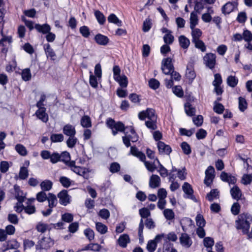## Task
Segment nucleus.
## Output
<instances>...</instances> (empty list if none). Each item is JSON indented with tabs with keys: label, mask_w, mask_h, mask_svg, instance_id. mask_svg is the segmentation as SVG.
Listing matches in <instances>:
<instances>
[{
	"label": "nucleus",
	"mask_w": 252,
	"mask_h": 252,
	"mask_svg": "<svg viewBox=\"0 0 252 252\" xmlns=\"http://www.w3.org/2000/svg\"><path fill=\"white\" fill-rule=\"evenodd\" d=\"M139 213L142 218L140 220L138 226V234L139 240H142L143 239V231L144 229V221L143 219H148V218L151 215V213L149 210L145 207L139 209Z\"/></svg>",
	"instance_id": "3"
},
{
	"label": "nucleus",
	"mask_w": 252,
	"mask_h": 252,
	"mask_svg": "<svg viewBox=\"0 0 252 252\" xmlns=\"http://www.w3.org/2000/svg\"><path fill=\"white\" fill-rule=\"evenodd\" d=\"M35 114L37 118L41 120L43 122L46 123L48 120V116L46 113V108H41L38 109Z\"/></svg>",
	"instance_id": "22"
},
{
	"label": "nucleus",
	"mask_w": 252,
	"mask_h": 252,
	"mask_svg": "<svg viewBox=\"0 0 252 252\" xmlns=\"http://www.w3.org/2000/svg\"><path fill=\"white\" fill-rule=\"evenodd\" d=\"M44 50L47 57H50L52 60L56 56L53 49L51 47L49 44H45L44 46Z\"/></svg>",
	"instance_id": "31"
},
{
	"label": "nucleus",
	"mask_w": 252,
	"mask_h": 252,
	"mask_svg": "<svg viewBox=\"0 0 252 252\" xmlns=\"http://www.w3.org/2000/svg\"><path fill=\"white\" fill-rule=\"evenodd\" d=\"M159 154L169 155L172 152V149L168 145L165 144L163 142L158 141L157 144Z\"/></svg>",
	"instance_id": "12"
},
{
	"label": "nucleus",
	"mask_w": 252,
	"mask_h": 252,
	"mask_svg": "<svg viewBox=\"0 0 252 252\" xmlns=\"http://www.w3.org/2000/svg\"><path fill=\"white\" fill-rule=\"evenodd\" d=\"M179 42L181 47L184 49H187L189 44V40L184 35H181L179 37Z\"/></svg>",
	"instance_id": "29"
},
{
	"label": "nucleus",
	"mask_w": 252,
	"mask_h": 252,
	"mask_svg": "<svg viewBox=\"0 0 252 252\" xmlns=\"http://www.w3.org/2000/svg\"><path fill=\"white\" fill-rule=\"evenodd\" d=\"M204 64L209 68L213 69L216 64V56L215 54L207 53L203 57Z\"/></svg>",
	"instance_id": "4"
},
{
	"label": "nucleus",
	"mask_w": 252,
	"mask_h": 252,
	"mask_svg": "<svg viewBox=\"0 0 252 252\" xmlns=\"http://www.w3.org/2000/svg\"><path fill=\"white\" fill-rule=\"evenodd\" d=\"M181 147L185 154L188 155L191 153V150L190 147L187 142H182L181 144Z\"/></svg>",
	"instance_id": "54"
},
{
	"label": "nucleus",
	"mask_w": 252,
	"mask_h": 252,
	"mask_svg": "<svg viewBox=\"0 0 252 252\" xmlns=\"http://www.w3.org/2000/svg\"><path fill=\"white\" fill-rule=\"evenodd\" d=\"M157 119L148 120L145 122L146 126L149 129L154 130L157 128Z\"/></svg>",
	"instance_id": "41"
},
{
	"label": "nucleus",
	"mask_w": 252,
	"mask_h": 252,
	"mask_svg": "<svg viewBox=\"0 0 252 252\" xmlns=\"http://www.w3.org/2000/svg\"><path fill=\"white\" fill-rule=\"evenodd\" d=\"M14 189L17 192V194L16 195V197L18 200V202L21 204L24 201L25 199V196L22 195V191L20 190L19 189V187L17 185L14 186Z\"/></svg>",
	"instance_id": "40"
},
{
	"label": "nucleus",
	"mask_w": 252,
	"mask_h": 252,
	"mask_svg": "<svg viewBox=\"0 0 252 252\" xmlns=\"http://www.w3.org/2000/svg\"><path fill=\"white\" fill-rule=\"evenodd\" d=\"M94 40L98 44L101 45H107L109 40L107 36L100 33L95 36Z\"/></svg>",
	"instance_id": "19"
},
{
	"label": "nucleus",
	"mask_w": 252,
	"mask_h": 252,
	"mask_svg": "<svg viewBox=\"0 0 252 252\" xmlns=\"http://www.w3.org/2000/svg\"><path fill=\"white\" fill-rule=\"evenodd\" d=\"M214 111L218 114H222L224 110L223 105L220 103H217V101L214 102Z\"/></svg>",
	"instance_id": "51"
},
{
	"label": "nucleus",
	"mask_w": 252,
	"mask_h": 252,
	"mask_svg": "<svg viewBox=\"0 0 252 252\" xmlns=\"http://www.w3.org/2000/svg\"><path fill=\"white\" fill-rule=\"evenodd\" d=\"M15 149L16 151L22 156H26L28 154L26 147L21 144L16 145Z\"/></svg>",
	"instance_id": "35"
},
{
	"label": "nucleus",
	"mask_w": 252,
	"mask_h": 252,
	"mask_svg": "<svg viewBox=\"0 0 252 252\" xmlns=\"http://www.w3.org/2000/svg\"><path fill=\"white\" fill-rule=\"evenodd\" d=\"M101 246L96 243H91L87 245L83 250H91L94 252H99L101 249Z\"/></svg>",
	"instance_id": "36"
},
{
	"label": "nucleus",
	"mask_w": 252,
	"mask_h": 252,
	"mask_svg": "<svg viewBox=\"0 0 252 252\" xmlns=\"http://www.w3.org/2000/svg\"><path fill=\"white\" fill-rule=\"evenodd\" d=\"M58 197L59 198L60 203L63 205L66 206L70 202V196L65 189L60 191L58 194Z\"/></svg>",
	"instance_id": "10"
},
{
	"label": "nucleus",
	"mask_w": 252,
	"mask_h": 252,
	"mask_svg": "<svg viewBox=\"0 0 252 252\" xmlns=\"http://www.w3.org/2000/svg\"><path fill=\"white\" fill-rule=\"evenodd\" d=\"M81 125L84 127H90L92 126L90 118L87 115L84 116L81 120Z\"/></svg>",
	"instance_id": "39"
},
{
	"label": "nucleus",
	"mask_w": 252,
	"mask_h": 252,
	"mask_svg": "<svg viewBox=\"0 0 252 252\" xmlns=\"http://www.w3.org/2000/svg\"><path fill=\"white\" fill-rule=\"evenodd\" d=\"M238 99L239 109L241 111L244 112L247 108V102L246 99L240 96L239 97Z\"/></svg>",
	"instance_id": "48"
},
{
	"label": "nucleus",
	"mask_w": 252,
	"mask_h": 252,
	"mask_svg": "<svg viewBox=\"0 0 252 252\" xmlns=\"http://www.w3.org/2000/svg\"><path fill=\"white\" fill-rule=\"evenodd\" d=\"M156 160L157 161L159 165V169L158 170V172L162 177H166L168 176V171L167 170L160 164L158 158H156Z\"/></svg>",
	"instance_id": "55"
},
{
	"label": "nucleus",
	"mask_w": 252,
	"mask_h": 252,
	"mask_svg": "<svg viewBox=\"0 0 252 252\" xmlns=\"http://www.w3.org/2000/svg\"><path fill=\"white\" fill-rule=\"evenodd\" d=\"M182 189L187 195L186 197L191 199L194 202H197V199L193 194V190L189 184L187 182H185L182 186Z\"/></svg>",
	"instance_id": "8"
},
{
	"label": "nucleus",
	"mask_w": 252,
	"mask_h": 252,
	"mask_svg": "<svg viewBox=\"0 0 252 252\" xmlns=\"http://www.w3.org/2000/svg\"><path fill=\"white\" fill-rule=\"evenodd\" d=\"M108 127L112 130V133L116 135L118 132H124L125 130V126L121 122H115L114 120L111 118H108L106 122Z\"/></svg>",
	"instance_id": "2"
},
{
	"label": "nucleus",
	"mask_w": 252,
	"mask_h": 252,
	"mask_svg": "<svg viewBox=\"0 0 252 252\" xmlns=\"http://www.w3.org/2000/svg\"><path fill=\"white\" fill-rule=\"evenodd\" d=\"M29 176V171L27 167L23 166L20 168L19 178L20 180H25Z\"/></svg>",
	"instance_id": "42"
},
{
	"label": "nucleus",
	"mask_w": 252,
	"mask_h": 252,
	"mask_svg": "<svg viewBox=\"0 0 252 252\" xmlns=\"http://www.w3.org/2000/svg\"><path fill=\"white\" fill-rule=\"evenodd\" d=\"M226 82L228 86L234 88L238 83V79L235 76L230 75L227 78Z\"/></svg>",
	"instance_id": "32"
},
{
	"label": "nucleus",
	"mask_w": 252,
	"mask_h": 252,
	"mask_svg": "<svg viewBox=\"0 0 252 252\" xmlns=\"http://www.w3.org/2000/svg\"><path fill=\"white\" fill-rule=\"evenodd\" d=\"M238 3L237 1L227 2L221 7V12L224 15H227L232 12L235 8H237Z\"/></svg>",
	"instance_id": "7"
},
{
	"label": "nucleus",
	"mask_w": 252,
	"mask_h": 252,
	"mask_svg": "<svg viewBox=\"0 0 252 252\" xmlns=\"http://www.w3.org/2000/svg\"><path fill=\"white\" fill-rule=\"evenodd\" d=\"M157 247V244L155 240H151L148 241L146 248L149 252H154Z\"/></svg>",
	"instance_id": "50"
},
{
	"label": "nucleus",
	"mask_w": 252,
	"mask_h": 252,
	"mask_svg": "<svg viewBox=\"0 0 252 252\" xmlns=\"http://www.w3.org/2000/svg\"><path fill=\"white\" fill-rule=\"evenodd\" d=\"M252 222V217L248 213H242L239 215L238 219L235 221L236 227L237 229H241L244 234L249 232L250 225Z\"/></svg>",
	"instance_id": "1"
},
{
	"label": "nucleus",
	"mask_w": 252,
	"mask_h": 252,
	"mask_svg": "<svg viewBox=\"0 0 252 252\" xmlns=\"http://www.w3.org/2000/svg\"><path fill=\"white\" fill-rule=\"evenodd\" d=\"M130 154L138 158L141 161H144L146 159V156L142 152L139 151L135 146L130 147Z\"/></svg>",
	"instance_id": "17"
},
{
	"label": "nucleus",
	"mask_w": 252,
	"mask_h": 252,
	"mask_svg": "<svg viewBox=\"0 0 252 252\" xmlns=\"http://www.w3.org/2000/svg\"><path fill=\"white\" fill-rule=\"evenodd\" d=\"M21 75L23 80L25 81L30 80L32 77L30 68L23 69L22 71Z\"/></svg>",
	"instance_id": "49"
},
{
	"label": "nucleus",
	"mask_w": 252,
	"mask_h": 252,
	"mask_svg": "<svg viewBox=\"0 0 252 252\" xmlns=\"http://www.w3.org/2000/svg\"><path fill=\"white\" fill-rule=\"evenodd\" d=\"M60 154L57 152H54L51 154L50 161L52 164H55L60 161Z\"/></svg>",
	"instance_id": "60"
},
{
	"label": "nucleus",
	"mask_w": 252,
	"mask_h": 252,
	"mask_svg": "<svg viewBox=\"0 0 252 252\" xmlns=\"http://www.w3.org/2000/svg\"><path fill=\"white\" fill-rule=\"evenodd\" d=\"M63 135L62 134H52L50 140L52 142H61L63 140Z\"/></svg>",
	"instance_id": "47"
},
{
	"label": "nucleus",
	"mask_w": 252,
	"mask_h": 252,
	"mask_svg": "<svg viewBox=\"0 0 252 252\" xmlns=\"http://www.w3.org/2000/svg\"><path fill=\"white\" fill-rule=\"evenodd\" d=\"M203 243L205 247L212 249V246L214 244V241L213 238L207 237L204 238L203 240Z\"/></svg>",
	"instance_id": "57"
},
{
	"label": "nucleus",
	"mask_w": 252,
	"mask_h": 252,
	"mask_svg": "<svg viewBox=\"0 0 252 252\" xmlns=\"http://www.w3.org/2000/svg\"><path fill=\"white\" fill-rule=\"evenodd\" d=\"M192 42L194 44L195 48L200 50V51L202 52L206 51V47L203 41L200 39H198L192 41Z\"/></svg>",
	"instance_id": "37"
},
{
	"label": "nucleus",
	"mask_w": 252,
	"mask_h": 252,
	"mask_svg": "<svg viewBox=\"0 0 252 252\" xmlns=\"http://www.w3.org/2000/svg\"><path fill=\"white\" fill-rule=\"evenodd\" d=\"M54 242L50 237H43L36 246V249H48L53 246Z\"/></svg>",
	"instance_id": "6"
},
{
	"label": "nucleus",
	"mask_w": 252,
	"mask_h": 252,
	"mask_svg": "<svg viewBox=\"0 0 252 252\" xmlns=\"http://www.w3.org/2000/svg\"><path fill=\"white\" fill-rule=\"evenodd\" d=\"M52 186V182L48 180H46L42 182L40 184L41 188L44 191H48L50 190Z\"/></svg>",
	"instance_id": "38"
},
{
	"label": "nucleus",
	"mask_w": 252,
	"mask_h": 252,
	"mask_svg": "<svg viewBox=\"0 0 252 252\" xmlns=\"http://www.w3.org/2000/svg\"><path fill=\"white\" fill-rule=\"evenodd\" d=\"M174 37L171 33H167L163 36L164 42L166 44H171L174 41Z\"/></svg>",
	"instance_id": "61"
},
{
	"label": "nucleus",
	"mask_w": 252,
	"mask_h": 252,
	"mask_svg": "<svg viewBox=\"0 0 252 252\" xmlns=\"http://www.w3.org/2000/svg\"><path fill=\"white\" fill-rule=\"evenodd\" d=\"M115 81L118 82L120 86L122 88H126L127 86L128 80L127 77L123 75L122 76H118L117 77H114Z\"/></svg>",
	"instance_id": "26"
},
{
	"label": "nucleus",
	"mask_w": 252,
	"mask_h": 252,
	"mask_svg": "<svg viewBox=\"0 0 252 252\" xmlns=\"http://www.w3.org/2000/svg\"><path fill=\"white\" fill-rule=\"evenodd\" d=\"M94 15L100 25H102L105 23L106 18L101 12L99 10H96L94 12Z\"/></svg>",
	"instance_id": "33"
},
{
	"label": "nucleus",
	"mask_w": 252,
	"mask_h": 252,
	"mask_svg": "<svg viewBox=\"0 0 252 252\" xmlns=\"http://www.w3.org/2000/svg\"><path fill=\"white\" fill-rule=\"evenodd\" d=\"M172 90L174 94L178 97H181L184 95L183 91L180 86H176L173 87Z\"/></svg>",
	"instance_id": "63"
},
{
	"label": "nucleus",
	"mask_w": 252,
	"mask_h": 252,
	"mask_svg": "<svg viewBox=\"0 0 252 252\" xmlns=\"http://www.w3.org/2000/svg\"><path fill=\"white\" fill-rule=\"evenodd\" d=\"M160 185V178L157 175H152L150 178L149 186L153 189L159 187Z\"/></svg>",
	"instance_id": "15"
},
{
	"label": "nucleus",
	"mask_w": 252,
	"mask_h": 252,
	"mask_svg": "<svg viewBox=\"0 0 252 252\" xmlns=\"http://www.w3.org/2000/svg\"><path fill=\"white\" fill-rule=\"evenodd\" d=\"M48 201V206L50 208L55 207L57 204V199L55 195L52 193H49L47 199Z\"/></svg>",
	"instance_id": "30"
},
{
	"label": "nucleus",
	"mask_w": 252,
	"mask_h": 252,
	"mask_svg": "<svg viewBox=\"0 0 252 252\" xmlns=\"http://www.w3.org/2000/svg\"><path fill=\"white\" fill-rule=\"evenodd\" d=\"M163 214L165 218L168 220H172L174 218L175 214L171 209H165L163 211Z\"/></svg>",
	"instance_id": "53"
},
{
	"label": "nucleus",
	"mask_w": 252,
	"mask_h": 252,
	"mask_svg": "<svg viewBox=\"0 0 252 252\" xmlns=\"http://www.w3.org/2000/svg\"><path fill=\"white\" fill-rule=\"evenodd\" d=\"M77 142V139L75 136H69L66 141V144L68 147L72 148L76 145Z\"/></svg>",
	"instance_id": "56"
},
{
	"label": "nucleus",
	"mask_w": 252,
	"mask_h": 252,
	"mask_svg": "<svg viewBox=\"0 0 252 252\" xmlns=\"http://www.w3.org/2000/svg\"><path fill=\"white\" fill-rule=\"evenodd\" d=\"M152 27V23L151 20L149 18H147L144 21L143 24V28L142 30L144 32H148Z\"/></svg>",
	"instance_id": "59"
},
{
	"label": "nucleus",
	"mask_w": 252,
	"mask_h": 252,
	"mask_svg": "<svg viewBox=\"0 0 252 252\" xmlns=\"http://www.w3.org/2000/svg\"><path fill=\"white\" fill-rule=\"evenodd\" d=\"M220 178L222 181L228 183L229 185H234L237 182L235 177L224 171L221 173Z\"/></svg>",
	"instance_id": "11"
},
{
	"label": "nucleus",
	"mask_w": 252,
	"mask_h": 252,
	"mask_svg": "<svg viewBox=\"0 0 252 252\" xmlns=\"http://www.w3.org/2000/svg\"><path fill=\"white\" fill-rule=\"evenodd\" d=\"M192 30L191 32V35L192 37V41L196 40L199 39V37L202 35V32L198 28L195 29L194 28L193 29H191Z\"/></svg>",
	"instance_id": "45"
},
{
	"label": "nucleus",
	"mask_w": 252,
	"mask_h": 252,
	"mask_svg": "<svg viewBox=\"0 0 252 252\" xmlns=\"http://www.w3.org/2000/svg\"><path fill=\"white\" fill-rule=\"evenodd\" d=\"M161 69L162 72L166 75L169 74L174 69V65L172 63V59L170 58H166L162 60Z\"/></svg>",
	"instance_id": "5"
},
{
	"label": "nucleus",
	"mask_w": 252,
	"mask_h": 252,
	"mask_svg": "<svg viewBox=\"0 0 252 252\" xmlns=\"http://www.w3.org/2000/svg\"><path fill=\"white\" fill-rule=\"evenodd\" d=\"M34 28L38 32L44 34H45L49 32H50L51 29L50 26L48 24H44L43 25L36 24L35 25Z\"/></svg>",
	"instance_id": "16"
},
{
	"label": "nucleus",
	"mask_w": 252,
	"mask_h": 252,
	"mask_svg": "<svg viewBox=\"0 0 252 252\" xmlns=\"http://www.w3.org/2000/svg\"><path fill=\"white\" fill-rule=\"evenodd\" d=\"M84 234L90 241L94 239V231L90 228L86 229L84 230Z\"/></svg>",
	"instance_id": "64"
},
{
	"label": "nucleus",
	"mask_w": 252,
	"mask_h": 252,
	"mask_svg": "<svg viewBox=\"0 0 252 252\" xmlns=\"http://www.w3.org/2000/svg\"><path fill=\"white\" fill-rule=\"evenodd\" d=\"M230 192L233 199L237 201L240 199L242 196V191L238 186H235L231 188Z\"/></svg>",
	"instance_id": "20"
},
{
	"label": "nucleus",
	"mask_w": 252,
	"mask_h": 252,
	"mask_svg": "<svg viewBox=\"0 0 252 252\" xmlns=\"http://www.w3.org/2000/svg\"><path fill=\"white\" fill-rule=\"evenodd\" d=\"M198 24V17L196 12H192L190 16V28L193 29Z\"/></svg>",
	"instance_id": "34"
},
{
	"label": "nucleus",
	"mask_w": 252,
	"mask_h": 252,
	"mask_svg": "<svg viewBox=\"0 0 252 252\" xmlns=\"http://www.w3.org/2000/svg\"><path fill=\"white\" fill-rule=\"evenodd\" d=\"M185 110L187 115L189 116H193L195 114V108L189 102L185 104Z\"/></svg>",
	"instance_id": "28"
},
{
	"label": "nucleus",
	"mask_w": 252,
	"mask_h": 252,
	"mask_svg": "<svg viewBox=\"0 0 252 252\" xmlns=\"http://www.w3.org/2000/svg\"><path fill=\"white\" fill-rule=\"evenodd\" d=\"M252 182V176L250 174H244L243 175L241 183L242 184L247 185L250 184Z\"/></svg>",
	"instance_id": "58"
},
{
	"label": "nucleus",
	"mask_w": 252,
	"mask_h": 252,
	"mask_svg": "<svg viewBox=\"0 0 252 252\" xmlns=\"http://www.w3.org/2000/svg\"><path fill=\"white\" fill-rule=\"evenodd\" d=\"M179 239L181 244L183 247L189 248L192 245V240L189 235L186 233H182Z\"/></svg>",
	"instance_id": "13"
},
{
	"label": "nucleus",
	"mask_w": 252,
	"mask_h": 252,
	"mask_svg": "<svg viewBox=\"0 0 252 252\" xmlns=\"http://www.w3.org/2000/svg\"><path fill=\"white\" fill-rule=\"evenodd\" d=\"M95 226L97 231L101 234H105L107 232V227L101 222H96Z\"/></svg>",
	"instance_id": "44"
},
{
	"label": "nucleus",
	"mask_w": 252,
	"mask_h": 252,
	"mask_svg": "<svg viewBox=\"0 0 252 252\" xmlns=\"http://www.w3.org/2000/svg\"><path fill=\"white\" fill-rule=\"evenodd\" d=\"M3 247L2 252L9 249H15L17 247V242L15 240L8 241L3 244Z\"/></svg>",
	"instance_id": "24"
},
{
	"label": "nucleus",
	"mask_w": 252,
	"mask_h": 252,
	"mask_svg": "<svg viewBox=\"0 0 252 252\" xmlns=\"http://www.w3.org/2000/svg\"><path fill=\"white\" fill-rule=\"evenodd\" d=\"M220 196V191L218 189H211L210 192L207 194L206 199L210 202L214 199H218Z\"/></svg>",
	"instance_id": "23"
},
{
	"label": "nucleus",
	"mask_w": 252,
	"mask_h": 252,
	"mask_svg": "<svg viewBox=\"0 0 252 252\" xmlns=\"http://www.w3.org/2000/svg\"><path fill=\"white\" fill-rule=\"evenodd\" d=\"M195 220L196 225L198 227V228L203 227L206 224L205 220L203 217L200 214H198L196 216Z\"/></svg>",
	"instance_id": "43"
},
{
	"label": "nucleus",
	"mask_w": 252,
	"mask_h": 252,
	"mask_svg": "<svg viewBox=\"0 0 252 252\" xmlns=\"http://www.w3.org/2000/svg\"><path fill=\"white\" fill-rule=\"evenodd\" d=\"M62 185L66 188H68L71 184V181L67 177L65 176H61L59 180Z\"/></svg>",
	"instance_id": "46"
},
{
	"label": "nucleus",
	"mask_w": 252,
	"mask_h": 252,
	"mask_svg": "<svg viewBox=\"0 0 252 252\" xmlns=\"http://www.w3.org/2000/svg\"><path fill=\"white\" fill-rule=\"evenodd\" d=\"M108 21L109 23H113L114 24H115L116 25L121 27L122 26V22L121 20H120L117 16L112 13L109 15V16L107 18Z\"/></svg>",
	"instance_id": "27"
},
{
	"label": "nucleus",
	"mask_w": 252,
	"mask_h": 252,
	"mask_svg": "<svg viewBox=\"0 0 252 252\" xmlns=\"http://www.w3.org/2000/svg\"><path fill=\"white\" fill-rule=\"evenodd\" d=\"M60 161L63 162L66 165L68 166H73L75 162L74 160H70V156L69 153L67 151H64L60 154Z\"/></svg>",
	"instance_id": "9"
},
{
	"label": "nucleus",
	"mask_w": 252,
	"mask_h": 252,
	"mask_svg": "<svg viewBox=\"0 0 252 252\" xmlns=\"http://www.w3.org/2000/svg\"><path fill=\"white\" fill-rule=\"evenodd\" d=\"M63 132L64 135L69 137L75 136L76 134L75 127L70 124L65 125L63 127Z\"/></svg>",
	"instance_id": "14"
},
{
	"label": "nucleus",
	"mask_w": 252,
	"mask_h": 252,
	"mask_svg": "<svg viewBox=\"0 0 252 252\" xmlns=\"http://www.w3.org/2000/svg\"><path fill=\"white\" fill-rule=\"evenodd\" d=\"M34 200V198L29 199L27 202V205L24 207L25 212L29 215L34 214L36 211L35 207L34 205H32V202Z\"/></svg>",
	"instance_id": "21"
},
{
	"label": "nucleus",
	"mask_w": 252,
	"mask_h": 252,
	"mask_svg": "<svg viewBox=\"0 0 252 252\" xmlns=\"http://www.w3.org/2000/svg\"><path fill=\"white\" fill-rule=\"evenodd\" d=\"M241 206L239 203H234L231 208V212L232 214L235 216L238 215L240 211Z\"/></svg>",
	"instance_id": "52"
},
{
	"label": "nucleus",
	"mask_w": 252,
	"mask_h": 252,
	"mask_svg": "<svg viewBox=\"0 0 252 252\" xmlns=\"http://www.w3.org/2000/svg\"><path fill=\"white\" fill-rule=\"evenodd\" d=\"M149 87L154 90H156L159 86V82L156 79L152 78L149 81Z\"/></svg>",
	"instance_id": "62"
},
{
	"label": "nucleus",
	"mask_w": 252,
	"mask_h": 252,
	"mask_svg": "<svg viewBox=\"0 0 252 252\" xmlns=\"http://www.w3.org/2000/svg\"><path fill=\"white\" fill-rule=\"evenodd\" d=\"M186 76L187 78L191 82H192L196 77V74L193 69H192V65L191 64L188 65L187 66Z\"/></svg>",
	"instance_id": "25"
},
{
	"label": "nucleus",
	"mask_w": 252,
	"mask_h": 252,
	"mask_svg": "<svg viewBox=\"0 0 252 252\" xmlns=\"http://www.w3.org/2000/svg\"><path fill=\"white\" fill-rule=\"evenodd\" d=\"M119 245L122 248H126L128 243H130V238L126 234L121 235L118 240Z\"/></svg>",
	"instance_id": "18"
}]
</instances>
